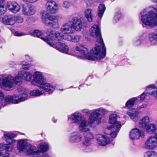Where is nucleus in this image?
I'll return each instance as SVG.
<instances>
[{"mask_svg":"<svg viewBox=\"0 0 157 157\" xmlns=\"http://www.w3.org/2000/svg\"><path fill=\"white\" fill-rule=\"evenodd\" d=\"M29 94L31 96H38L42 95L43 93L42 91L36 89L30 91Z\"/></svg>","mask_w":157,"mask_h":157,"instance_id":"obj_42","label":"nucleus"},{"mask_svg":"<svg viewBox=\"0 0 157 157\" xmlns=\"http://www.w3.org/2000/svg\"><path fill=\"white\" fill-rule=\"evenodd\" d=\"M14 16L12 15H5L2 18V21L4 24L13 25L15 24Z\"/></svg>","mask_w":157,"mask_h":157,"instance_id":"obj_25","label":"nucleus"},{"mask_svg":"<svg viewBox=\"0 0 157 157\" xmlns=\"http://www.w3.org/2000/svg\"><path fill=\"white\" fill-rule=\"evenodd\" d=\"M147 106V105L145 103L142 104V105L138 106L137 109L138 110H140L142 109H144L146 108Z\"/></svg>","mask_w":157,"mask_h":157,"instance_id":"obj_52","label":"nucleus"},{"mask_svg":"<svg viewBox=\"0 0 157 157\" xmlns=\"http://www.w3.org/2000/svg\"><path fill=\"white\" fill-rule=\"evenodd\" d=\"M64 38L65 40L68 41H72V42L73 36L69 35H66L65 36Z\"/></svg>","mask_w":157,"mask_h":157,"instance_id":"obj_51","label":"nucleus"},{"mask_svg":"<svg viewBox=\"0 0 157 157\" xmlns=\"http://www.w3.org/2000/svg\"><path fill=\"white\" fill-rule=\"evenodd\" d=\"M144 132L137 128L132 129L130 132L129 137L132 140H137L140 137H144Z\"/></svg>","mask_w":157,"mask_h":157,"instance_id":"obj_15","label":"nucleus"},{"mask_svg":"<svg viewBox=\"0 0 157 157\" xmlns=\"http://www.w3.org/2000/svg\"><path fill=\"white\" fill-rule=\"evenodd\" d=\"M43 22L44 24L49 17V14L47 11H42L40 13Z\"/></svg>","mask_w":157,"mask_h":157,"instance_id":"obj_40","label":"nucleus"},{"mask_svg":"<svg viewBox=\"0 0 157 157\" xmlns=\"http://www.w3.org/2000/svg\"><path fill=\"white\" fill-rule=\"evenodd\" d=\"M6 9L4 5L0 4V15L5 14L6 12Z\"/></svg>","mask_w":157,"mask_h":157,"instance_id":"obj_47","label":"nucleus"},{"mask_svg":"<svg viewBox=\"0 0 157 157\" xmlns=\"http://www.w3.org/2000/svg\"><path fill=\"white\" fill-rule=\"evenodd\" d=\"M149 123V117L147 116L144 117L141 119L139 123V125L140 127L144 129Z\"/></svg>","mask_w":157,"mask_h":157,"instance_id":"obj_32","label":"nucleus"},{"mask_svg":"<svg viewBox=\"0 0 157 157\" xmlns=\"http://www.w3.org/2000/svg\"><path fill=\"white\" fill-rule=\"evenodd\" d=\"M5 1V0H0V4L3 3Z\"/></svg>","mask_w":157,"mask_h":157,"instance_id":"obj_60","label":"nucleus"},{"mask_svg":"<svg viewBox=\"0 0 157 157\" xmlns=\"http://www.w3.org/2000/svg\"><path fill=\"white\" fill-rule=\"evenodd\" d=\"M78 129L80 131L82 132H90V129L89 126L86 120L83 119L81 122L79 123Z\"/></svg>","mask_w":157,"mask_h":157,"instance_id":"obj_26","label":"nucleus"},{"mask_svg":"<svg viewBox=\"0 0 157 157\" xmlns=\"http://www.w3.org/2000/svg\"><path fill=\"white\" fill-rule=\"evenodd\" d=\"M46 33L48 35H50L52 39H54L55 40H61L64 37V35L58 31L53 30L51 29H48L46 32Z\"/></svg>","mask_w":157,"mask_h":157,"instance_id":"obj_14","label":"nucleus"},{"mask_svg":"<svg viewBox=\"0 0 157 157\" xmlns=\"http://www.w3.org/2000/svg\"><path fill=\"white\" fill-rule=\"evenodd\" d=\"M39 87L48 92L49 94H52L55 89V87L52 85L47 82H44Z\"/></svg>","mask_w":157,"mask_h":157,"instance_id":"obj_28","label":"nucleus"},{"mask_svg":"<svg viewBox=\"0 0 157 157\" xmlns=\"http://www.w3.org/2000/svg\"><path fill=\"white\" fill-rule=\"evenodd\" d=\"M72 21H68L64 23L62 25L60 28L61 33L64 34H71L73 33Z\"/></svg>","mask_w":157,"mask_h":157,"instance_id":"obj_13","label":"nucleus"},{"mask_svg":"<svg viewBox=\"0 0 157 157\" xmlns=\"http://www.w3.org/2000/svg\"><path fill=\"white\" fill-rule=\"evenodd\" d=\"M44 157H51V156L48 154H46L44 155Z\"/></svg>","mask_w":157,"mask_h":157,"instance_id":"obj_59","label":"nucleus"},{"mask_svg":"<svg viewBox=\"0 0 157 157\" xmlns=\"http://www.w3.org/2000/svg\"><path fill=\"white\" fill-rule=\"evenodd\" d=\"M127 114L130 118L134 121H137L139 118L138 116L139 112L136 109L130 110L127 112Z\"/></svg>","mask_w":157,"mask_h":157,"instance_id":"obj_30","label":"nucleus"},{"mask_svg":"<svg viewBox=\"0 0 157 157\" xmlns=\"http://www.w3.org/2000/svg\"><path fill=\"white\" fill-rule=\"evenodd\" d=\"M19 91L20 94L19 95H17V103L25 101L28 98L29 91L28 89L20 87L18 89Z\"/></svg>","mask_w":157,"mask_h":157,"instance_id":"obj_12","label":"nucleus"},{"mask_svg":"<svg viewBox=\"0 0 157 157\" xmlns=\"http://www.w3.org/2000/svg\"><path fill=\"white\" fill-rule=\"evenodd\" d=\"M147 95L145 93V92L143 93L140 96V100L143 101L145 98L146 97Z\"/></svg>","mask_w":157,"mask_h":157,"instance_id":"obj_53","label":"nucleus"},{"mask_svg":"<svg viewBox=\"0 0 157 157\" xmlns=\"http://www.w3.org/2000/svg\"><path fill=\"white\" fill-rule=\"evenodd\" d=\"M17 95H15L13 96L8 95L5 98V100L6 103H12L13 104H17Z\"/></svg>","mask_w":157,"mask_h":157,"instance_id":"obj_36","label":"nucleus"},{"mask_svg":"<svg viewBox=\"0 0 157 157\" xmlns=\"http://www.w3.org/2000/svg\"><path fill=\"white\" fill-rule=\"evenodd\" d=\"M31 34L32 36H36L41 38L46 43L47 42L45 41V39H47L49 36H50V35H47V36L44 37H43V35H42V32L39 30H35L33 31Z\"/></svg>","mask_w":157,"mask_h":157,"instance_id":"obj_37","label":"nucleus"},{"mask_svg":"<svg viewBox=\"0 0 157 157\" xmlns=\"http://www.w3.org/2000/svg\"><path fill=\"white\" fill-rule=\"evenodd\" d=\"M28 144L24 140H20L18 141L17 147L20 152L23 151L25 149H26V147Z\"/></svg>","mask_w":157,"mask_h":157,"instance_id":"obj_35","label":"nucleus"},{"mask_svg":"<svg viewBox=\"0 0 157 157\" xmlns=\"http://www.w3.org/2000/svg\"><path fill=\"white\" fill-rule=\"evenodd\" d=\"M16 76L21 78V83L22 79L25 80L30 81L32 78V75L29 72L23 71H20L18 73V75Z\"/></svg>","mask_w":157,"mask_h":157,"instance_id":"obj_23","label":"nucleus"},{"mask_svg":"<svg viewBox=\"0 0 157 157\" xmlns=\"http://www.w3.org/2000/svg\"><path fill=\"white\" fill-rule=\"evenodd\" d=\"M83 138V135L79 132H75L71 133L69 137L68 140L71 143H77L81 141Z\"/></svg>","mask_w":157,"mask_h":157,"instance_id":"obj_11","label":"nucleus"},{"mask_svg":"<svg viewBox=\"0 0 157 157\" xmlns=\"http://www.w3.org/2000/svg\"><path fill=\"white\" fill-rule=\"evenodd\" d=\"M149 40L152 44H157V31L151 33L149 35Z\"/></svg>","mask_w":157,"mask_h":157,"instance_id":"obj_33","label":"nucleus"},{"mask_svg":"<svg viewBox=\"0 0 157 157\" xmlns=\"http://www.w3.org/2000/svg\"><path fill=\"white\" fill-rule=\"evenodd\" d=\"M22 12L23 14L26 16H30L34 14L36 12L35 7L33 6L23 5Z\"/></svg>","mask_w":157,"mask_h":157,"instance_id":"obj_18","label":"nucleus"},{"mask_svg":"<svg viewBox=\"0 0 157 157\" xmlns=\"http://www.w3.org/2000/svg\"><path fill=\"white\" fill-rule=\"evenodd\" d=\"M15 23L17 22L18 23H22L24 21L23 17L21 16L18 15L14 16Z\"/></svg>","mask_w":157,"mask_h":157,"instance_id":"obj_44","label":"nucleus"},{"mask_svg":"<svg viewBox=\"0 0 157 157\" xmlns=\"http://www.w3.org/2000/svg\"><path fill=\"white\" fill-rule=\"evenodd\" d=\"M97 138L98 143L100 145L104 146L110 142L109 139L105 135L101 134L98 135L97 136Z\"/></svg>","mask_w":157,"mask_h":157,"instance_id":"obj_24","label":"nucleus"},{"mask_svg":"<svg viewBox=\"0 0 157 157\" xmlns=\"http://www.w3.org/2000/svg\"><path fill=\"white\" fill-rule=\"evenodd\" d=\"M45 7L47 10L52 14L55 13L58 10L57 5L52 0L48 1L46 4Z\"/></svg>","mask_w":157,"mask_h":157,"instance_id":"obj_19","label":"nucleus"},{"mask_svg":"<svg viewBox=\"0 0 157 157\" xmlns=\"http://www.w3.org/2000/svg\"><path fill=\"white\" fill-rule=\"evenodd\" d=\"M45 40L47 43L50 46L53 47L62 52L67 54L69 51L68 47L64 43L58 42L55 44H54V40L50 36H48L47 39Z\"/></svg>","mask_w":157,"mask_h":157,"instance_id":"obj_7","label":"nucleus"},{"mask_svg":"<svg viewBox=\"0 0 157 157\" xmlns=\"http://www.w3.org/2000/svg\"><path fill=\"white\" fill-rule=\"evenodd\" d=\"M82 36L79 35L73 36L72 42L74 43H78L82 39Z\"/></svg>","mask_w":157,"mask_h":157,"instance_id":"obj_45","label":"nucleus"},{"mask_svg":"<svg viewBox=\"0 0 157 157\" xmlns=\"http://www.w3.org/2000/svg\"><path fill=\"white\" fill-rule=\"evenodd\" d=\"M16 136L15 134L7 132L4 133L3 139L8 144H0V152L2 153V157H9V154L6 151H11L13 148L12 145L16 141L14 138Z\"/></svg>","mask_w":157,"mask_h":157,"instance_id":"obj_3","label":"nucleus"},{"mask_svg":"<svg viewBox=\"0 0 157 157\" xmlns=\"http://www.w3.org/2000/svg\"><path fill=\"white\" fill-rule=\"evenodd\" d=\"M121 17V13L120 11L117 12L116 13L114 18V21L115 22H117L118 21Z\"/></svg>","mask_w":157,"mask_h":157,"instance_id":"obj_46","label":"nucleus"},{"mask_svg":"<svg viewBox=\"0 0 157 157\" xmlns=\"http://www.w3.org/2000/svg\"><path fill=\"white\" fill-rule=\"evenodd\" d=\"M71 6V3L70 2L66 1H64L62 4L63 7L65 9H68Z\"/></svg>","mask_w":157,"mask_h":157,"instance_id":"obj_48","label":"nucleus"},{"mask_svg":"<svg viewBox=\"0 0 157 157\" xmlns=\"http://www.w3.org/2000/svg\"><path fill=\"white\" fill-rule=\"evenodd\" d=\"M90 32V35L94 37H97L101 36L100 28L97 25H94L91 27Z\"/></svg>","mask_w":157,"mask_h":157,"instance_id":"obj_27","label":"nucleus"},{"mask_svg":"<svg viewBox=\"0 0 157 157\" xmlns=\"http://www.w3.org/2000/svg\"><path fill=\"white\" fill-rule=\"evenodd\" d=\"M144 129L145 130L147 133L149 134L154 133V135H155L157 133V125L155 124H149Z\"/></svg>","mask_w":157,"mask_h":157,"instance_id":"obj_29","label":"nucleus"},{"mask_svg":"<svg viewBox=\"0 0 157 157\" xmlns=\"http://www.w3.org/2000/svg\"><path fill=\"white\" fill-rule=\"evenodd\" d=\"M106 112V110L102 108L94 110L89 117V124L93 127L98 125L101 123V118Z\"/></svg>","mask_w":157,"mask_h":157,"instance_id":"obj_5","label":"nucleus"},{"mask_svg":"<svg viewBox=\"0 0 157 157\" xmlns=\"http://www.w3.org/2000/svg\"><path fill=\"white\" fill-rule=\"evenodd\" d=\"M14 82L18 85H20L21 78L16 76L13 77L10 75L0 78V86L7 91L13 89L14 85Z\"/></svg>","mask_w":157,"mask_h":157,"instance_id":"obj_4","label":"nucleus"},{"mask_svg":"<svg viewBox=\"0 0 157 157\" xmlns=\"http://www.w3.org/2000/svg\"><path fill=\"white\" fill-rule=\"evenodd\" d=\"M106 9L105 5L103 4H100L98 8V15L100 18H101Z\"/></svg>","mask_w":157,"mask_h":157,"instance_id":"obj_39","label":"nucleus"},{"mask_svg":"<svg viewBox=\"0 0 157 157\" xmlns=\"http://www.w3.org/2000/svg\"><path fill=\"white\" fill-rule=\"evenodd\" d=\"M59 17L54 15H50L48 20L44 23L46 25L51 27L55 29L59 28L58 21Z\"/></svg>","mask_w":157,"mask_h":157,"instance_id":"obj_10","label":"nucleus"},{"mask_svg":"<svg viewBox=\"0 0 157 157\" xmlns=\"http://www.w3.org/2000/svg\"><path fill=\"white\" fill-rule=\"evenodd\" d=\"M92 10L91 9H86L85 11V16L89 22L93 21V16L92 14Z\"/></svg>","mask_w":157,"mask_h":157,"instance_id":"obj_38","label":"nucleus"},{"mask_svg":"<svg viewBox=\"0 0 157 157\" xmlns=\"http://www.w3.org/2000/svg\"><path fill=\"white\" fill-rule=\"evenodd\" d=\"M142 39L141 38L139 37L137 40H136L135 43V44L137 46L140 45L141 43Z\"/></svg>","mask_w":157,"mask_h":157,"instance_id":"obj_50","label":"nucleus"},{"mask_svg":"<svg viewBox=\"0 0 157 157\" xmlns=\"http://www.w3.org/2000/svg\"><path fill=\"white\" fill-rule=\"evenodd\" d=\"M124 117L125 119H128V117L126 116H124Z\"/></svg>","mask_w":157,"mask_h":157,"instance_id":"obj_63","label":"nucleus"},{"mask_svg":"<svg viewBox=\"0 0 157 157\" xmlns=\"http://www.w3.org/2000/svg\"><path fill=\"white\" fill-rule=\"evenodd\" d=\"M33 76V79L31 82V83L34 85L37 86L39 87L46 81L43 75L40 72H35Z\"/></svg>","mask_w":157,"mask_h":157,"instance_id":"obj_9","label":"nucleus"},{"mask_svg":"<svg viewBox=\"0 0 157 157\" xmlns=\"http://www.w3.org/2000/svg\"><path fill=\"white\" fill-rule=\"evenodd\" d=\"M49 148L48 144L46 143H42L39 144L38 147V151L42 154V153L47 151ZM43 155V154H42Z\"/></svg>","mask_w":157,"mask_h":157,"instance_id":"obj_34","label":"nucleus"},{"mask_svg":"<svg viewBox=\"0 0 157 157\" xmlns=\"http://www.w3.org/2000/svg\"><path fill=\"white\" fill-rule=\"evenodd\" d=\"M94 139L93 134L91 132H88L83 136L82 140L83 144L86 146L90 145Z\"/></svg>","mask_w":157,"mask_h":157,"instance_id":"obj_21","label":"nucleus"},{"mask_svg":"<svg viewBox=\"0 0 157 157\" xmlns=\"http://www.w3.org/2000/svg\"><path fill=\"white\" fill-rule=\"evenodd\" d=\"M68 118L71 119L72 122L74 123H79L80 122H81L82 117L81 114L80 113H75L71 114Z\"/></svg>","mask_w":157,"mask_h":157,"instance_id":"obj_31","label":"nucleus"},{"mask_svg":"<svg viewBox=\"0 0 157 157\" xmlns=\"http://www.w3.org/2000/svg\"><path fill=\"white\" fill-rule=\"evenodd\" d=\"M30 65L27 62H23L22 63V68L24 69L28 70L30 67Z\"/></svg>","mask_w":157,"mask_h":157,"instance_id":"obj_49","label":"nucleus"},{"mask_svg":"<svg viewBox=\"0 0 157 157\" xmlns=\"http://www.w3.org/2000/svg\"><path fill=\"white\" fill-rule=\"evenodd\" d=\"M157 146V133L148 137L145 143L144 147L147 149L153 150Z\"/></svg>","mask_w":157,"mask_h":157,"instance_id":"obj_8","label":"nucleus"},{"mask_svg":"<svg viewBox=\"0 0 157 157\" xmlns=\"http://www.w3.org/2000/svg\"><path fill=\"white\" fill-rule=\"evenodd\" d=\"M6 105V102L5 103L3 102V103H2V105H3V106H5Z\"/></svg>","mask_w":157,"mask_h":157,"instance_id":"obj_62","label":"nucleus"},{"mask_svg":"<svg viewBox=\"0 0 157 157\" xmlns=\"http://www.w3.org/2000/svg\"><path fill=\"white\" fill-rule=\"evenodd\" d=\"M23 1L26 2L33 3L36 2L38 0H23Z\"/></svg>","mask_w":157,"mask_h":157,"instance_id":"obj_55","label":"nucleus"},{"mask_svg":"<svg viewBox=\"0 0 157 157\" xmlns=\"http://www.w3.org/2000/svg\"><path fill=\"white\" fill-rule=\"evenodd\" d=\"M27 153L29 155H32L34 157H42V155L38 150L36 147L30 144L27 145L26 147Z\"/></svg>","mask_w":157,"mask_h":157,"instance_id":"obj_16","label":"nucleus"},{"mask_svg":"<svg viewBox=\"0 0 157 157\" xmlns=\"http://www.w3.org/2000/svg\"><path fill=\"white\" fill-rule=\"evenodd\" d=\"M78 58H80V59H83V58L82 56H78Z\"/></svg>","mask_w":157,"mask_h":157,"instance_id":"obj_64","label":"nucleus"},{"mask_svg":"<svg viewBox=\"0 0 157 157\" xmlns=\"http://www.w3.org/2000/svg\"><path fill=\"white\" fill-rule=\"evenodd\" d=\"M96 46L92 49L89 53L87 49L81 44H78L75 50L82 53L85 58L90 60H100L106 56V49L101 36L97 41Z\"/></svg>","mask_w":157,"mask_h":157,"instance_id":"obj_1","label":"nucleus"},{"mask_svg":"<svg viewBox=\"0 0 157 157\" xmlns=\"http://www.w3.org/2000/svg\"><path fill=\"white\" fill-rule=\"evenodd\" d=\"M25 57L26 59L29 61H32L33 60L32 58L28 55H25Z\"/></svg>","mask_w":157,"mask_h":157,"instance_id":"obj_58","label":"nucleus"},{"mask_svg":"<svg viewBox=\"0 0 157 157\" xmlns=\"http://www.w3.org/2000/svg\"><path fill=\"white\" fill-rule=\"evenodd\" d=\"M82 111L83 113L88 114L90 113L89 110L87 109H84L82 110Z\"/></svg>","mask_w":157,"mask_h":157,"instance_id":"obj_57","label":"nucleus"},{"mask_svg":"<svg viewBox=\"0 0 157 157\" xmlns=\"http://www.w3.org/2000/svg\"><path fill=\"white\" fill-rule=\"evenodd\" d=\"M117 115L116 114H112L109 116V122L113 124L107 127L108 129L112 131L110 135L113 138H115L119 131V128L121 126V123L117 120Z\"/></svg>","mask_w":157,"mask_h":157,"instance_id":"obj_6","label":"nucleus"},{"mask_svg":"<svg viewBox=\"0 0 157 157\" xmlns=\"http://www.w3.org/2000/svg\"><path fill=\"white\" fill-rule=\"evenodd\" d=\"M71 25L73 29H74L77 31H80L82 29V22L81 20L78 17H75L72 19Z\"/></svg>","mask_w":157,"mask_h":157,"instance_id":"obj_20","label":"nucleus"},{"mask_svg":"<svg viewBox=\"0 0 157 157\" xmlns=\"http://www.w3.org/2000/svg\"><path fill=\"white\" fill-rule=\"evenodd\" d=\"M144 157H157V153L152 151H147L145 153Z\"/></svg>","mask_w":157,"mask_h":157,"instance_id":"obj_41","label":"nucleus"},{"mask_svg":"<svg viewBox=\"0 0 157 157\" xmlns=\"http://www.w3.org/2000/svg\"><path fill=\"white\" fill-rule=\"evenodd\" d=\"M6 6L9 10L15 13L19 12L21 10L20 5L15 1L8 2Z\"/></svg>","mask_w":157,"mask_h":157,"instance_id":"obj_17","label":"nucleus"},{"mask_svg":"<svg viewBox=\"0 0 157 157\" xmlns=\"http://www.w3.org/2000/svg\"><path fill=\"white\" fill-rule=\"evenodd\" d=\"M52 121H53L54 122H55L56 121V119L55 118H53L52 119Z\"/></svg>","mask_w":157,"mask_h":157,"instance_id":"obj_61","label":"nucleus"},{"mask_svg":"<svg viewBox=\"0 0 157 157\" xmlns=\"http://www.w3.org/2000/svg\"><path fill=\"white\" fill-rule=\"evenodd\" d=\"M4 98V95L2 91L0 90V101L2 100Z\"/></svg>","mask_w":157,"mask_h":157,"instance_id":"obj_54","label":"nucleus"},{"mask_svg":"<svg viewBox=\"0 0 157 157\" xmlns=\"http://www.w3.org/2000/svg\"><path fill=\"white\" fill-rule=\"evenodd\" d=\"M140 18L143 24L157 29V7H150L144 10L140 13Z\"/></svg>","mask_w":157,"mask_h":157,"instance_id":"obj_2","label":"nucleus"},{"mask_svg":"<svg viewBox=\"0 0 157 157\" xmlns=\"http://www.w3.org/2000/svg\"><path fill=\"white\" fill-rule=\"evenodd\" d=\"M137 98H133L128 100L126 103L125 106L127 107H131L133 105L135 102L137 100Z\"/></svg>","mask_w":157,"mask_h":157,"instance_id":"obj_43","label":"nucleus"},{"mask_svg":"<svg viewBox=\"0 0 157 157\" xmlns=\"http://www.w3.org/2000/svg\"><path fill=\"white\" fill-rule=\"evenodd\" d=\"M14 35L17 36H21L23 35V33H19L18 32H16L15 33Z\"/></svg>","mask_w":157,"mask_h":157,"instance_id":"obj_56","label":"nucleus"},{"mask_svg":"<svg viewBox=\"0 0 157 157\" xmlns=\"http://www.w3.org/2000/svg\"><path fill=\"white\" fill-rule=\"evenodd\" d=\"M156 84V86L152 84L148 86L146 88L145 92L157 98V81Z\"/></svg>","mask_w":157,"mask_h":157,"instance_id":"obj_22","label":"nucleus"}]
</instances>
